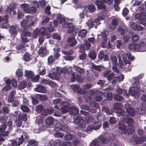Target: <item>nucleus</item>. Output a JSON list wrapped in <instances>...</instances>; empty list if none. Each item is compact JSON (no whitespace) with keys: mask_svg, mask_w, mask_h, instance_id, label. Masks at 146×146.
I'll return each instance as SVG.
<instances>
[{"mask_svg":"<svg viewBox=\"0 0 146 146\" xmlns=\"http://www.w3.org/2000/svg\"><path fill=\"white\" fill-rule=\"evenodd\" d=\"M134 121L132 118L124 116L123 119L118 123V128L121 130L125 134H130L134 131Z\"/></svg>","mask_w":146,"mask_h":146,"instance_id":"nucleus-1","label":"nucleus"},{"mask_svg":"<svg viewBox=\"0 0 146 146\" xmlns=\"http://www.w3.org/2000/svg\"><path fill=\"white\" fill-rule=\"evenodd\" d=\"M133 78L134 82L133 83V86L130 88L129 92L131 96L137 99L140 96V84L139 78Z\"/></svg>","mask_w":146,"mask_h":146,"instance_id":"nucleus-2","label":"nucleus"},{"mask_svg":"<svg viewBox=\"0 0 146 146\" xmlns=\"http://www.w3.org/2000/svg\"><path fill=\"white\" fill-rule=\"evenodd\" d=\"M140 13L136 14L135 17L140 20L141 24L146 26V8H141L140 9Z\"/></svg>","mask_w":146,"mask_h":146,"instance_id":"nucleus-3","label":"nucleus"},{"mask_svg":"<svg viewBox=\"0 0 146 146\" xmlns=\"http://www.w3.org/2000/svg\"><path fill=\"white\" fill-rule=\"evenodd\" d=\"M117 94H115L114 95V99L115 100L120 101L124 100L122 97L123 96H128L127 91L124 90H122L121 88L117 87L116 89Z\"/></svg>","mask_w":146,"mask_h":146,"instance_id":"nucleus-4","label":"nucleus"},{"mask_svg":"<svg viewBox=\"0 0 146 146\" xmlns=\"http://www.w3.org/2000/svg\"><path fill=\"white\" fill-rule=\"evenodd\" d=\"M145 44L144 42L142 41H140L138 43L133 44L131 43L129 47L131 50H134L135 51H139L140 52H144L146 51V50H144Z\"/></svg>","mask_w":146,"mask_h":146,"instance_id":"nucleus-5","label":"nucleus"},{"mask_svg":"<svg viewBox=\"0 0 146 146\" xmlns=\"http://www.w3.org/2000/svg\"><path fill=\"white\" fill-rule=\"evenodd\" d=\"M113 0H96L95 2V4L97 6L98 9H102L103 11L106 10V8L104 4L108 3H111L113 2Z\"/></svg>","mask_w":146,"mask_h":146,"instance_id":"nucleus-6","label":"nucleus"},{"mask_svg":"<svg viewBox=\"0 0 146 146\" xmlns=\"http://www.w3.org/2000/svg\"><path fill=\"white\" fill-rule=\"evenodd\" d=\"M107 143V139L102 137L93 141L90 146H101L100 144L106 143Z\"/></svg>","mask_w":146,"mask_h":146,"instance_id":"nucleus-7","label":"nucleus"},{"mask_svg":"<svg viewBox=\"0 0 146 146\" xmlns=\"http://www.w3.org/2000/svg\"><path fill=\"white\" fill-rule=\"evenodd\" d=\"M6 83L7 85L3 88V89L5 91H7L11 89V83L14 87H16L17 86V81L15 79H12L11 81L9 79H8L6 81Z\"/></svg>","mask_w":146,"mask_h":146,"instance_id":"nucleus-8","label":"nucleus"},{"mask_svg":"<svg viewBox=\"0 0 146 146\" xmlns=\"http://www.w3.org/2000/svg\"><path fill=\"white\" fill-rule=\"evenodd\" d=\"M74 123L78 125V128L81 127L82 129L85 127L86 125L84 123V119L80 115L77 116L74 120Z\"/></svg>","mask_w":146,"mask_h":146,"instance_id":"nucleus-9","label":"nucleus"},{"mask_svg":"<svg viewBox=\"0 0 146 146\" xmlns=\"http://www.w3.org/2000/svg\"><path fill=\"white\" fill-rule=\"evenodd\" d=\"M122 104L121 103H115L113 105V109L117 110V112L118 113V115H124L125 112L122 110Z\"/></svg>","mask_w":146,"mask_h":146,"instance_id":"nucleus-10","label":"nucleus"},{"mask_svg":"<svg viewBox=\"0 0 146 146\" xmlns=\"http://www.w3.org/2000/svg\"><path fill=\"white\" fill-rule=\"evenodd\" d=\"M110 59L112 61V69L113 71L117 73L119 72L118 69L116 67V66L119 64H118L117 61V57L113 55H110Z\"/></svg>","mask_w":146,"mask_h":146,"instance_id":"nucleus-11","label":"nucleus"},{"mask_svg":"<svg viewBox=\"0 0 146 146\" xmlns=\"http://www.w3.org/2000/svg\"><path fill=\"white\" fill-rule=\"evenodd\" d=\"M70 104L67 102H62L61 103L59 106H63L61 108V112L63 113H66L68 111H69V109L70 107H69Z\"/></svg>","mask_w":146,"mask_h":146,"instance_id":"nucleus-12","label":"nucleus"},{"mask_svg":"<svg viewBox=\"0 0 146 146\" xmlns=\"http://www.w3.org/2000/svg\"><path fill=\"white\" fill-rule=\"evenodd\" d=\"M128 36L130 37L131 40L133 42L138 41L139 39L138 35L133 34L132 31H130L128 33Z\"/></svg>","mask_w":146,"mask_h":146,"instance_id":"nucleus-13","label":"nucleus"},{"mask_svg":"<svg viewBox=\"0 0 146 146\" xmlns=\"http://www.w3.org/2000/svg\"><path fill=\"white\" fill-rule=\"evenodd\" d=\"M35 110L36 111L40 113L43 115L46 116L47 115L46 110L43 108L41 104L37 106L35 108Z\"/></svg>","mask_w":146,"mask_h":146,"instance_id":"nucleus-14","label":"nucleus"},{"mask_svg":"<svg viewBox=\"0 0 146 146\" xmlns=\"http://www.w3.org/2000/svg\"><path fill=\"white\" fill-rule=\"evenodd\" d=\"M131 140L132 142L139 144L143 141V139L142 137H139L137 135H134L131 138Z\"/></svg>","mask_w":146,"mask_h":146,"instance_id":"nucleus-15","label":"nucleus"},{"mask_svg":"<svg viewBox=\"0 0 146 146\" xmlns=\"http://www.w3.org/2000/svg\"><path fill=\"white\" fill-rule=\"evenodd\" d=\"M119 66L121 69H122L126 72L130 71L132 68V66H131V62L129 61V63L126 64L123 62L121 66L119 65Z\"/></svg>","mask_w":146,"mask_h":146,"instance_id":"nucleus-16","label":"nucleus"},{"mask_svg":"<svg viewBox=\"0 0 146 146\" xmlns=\"http://www.w3.org/2000/svg\"><path fill=\"white\" fill-rule=\"evenodd\" d=\"M125 108L128 115L130 116L134 115L135 112L133 108L129 106V104H125Z\"/></svg>","mask_w":146,"mask_h":146,"instance_id":"nucleus-17","label":"nucleus"},{"mask_svg":"<svg viewBox=\"0 0 146 146\" xmlns=\"http://www.w3.org/2000/svg\"><path fill=\"white\" fill-rule=\"evenodd\" d=\"M103 75L104 77H106L109 81H110L112 80L114 74L113 73H110V71L108 70L103 73Z\"/></svg>","mask_w":146,"mask_h":146,"instance_id":"nucleus-18","label":"nucleus"},{"mask_svg":"<svg viewBox=\"0 0 146 146\" xmlns=\"http://www.w3.org/2000/svg\"><path fill=\"white\" fill-rule=\"evenodd\" d=\"M130 27L133 30H142L143 29V28L136 23L134 22H131L130 24Z\"/></svg>","mask_w":146,"mask_h":146,"instance_id":"nucleus-19","label":"nucleus"},{"mask_svg":"<svg viewBox=\"0 0 146 146\" xmlns=\"http://www.w3.org/2000/svg\"><path fill=\"white\" fill-rule=\"evenodd\" d=\"M38 54L41 57H43L46 55L47 53V51L46 47L45 46L41 47L38 50Z\"/></svg>","mask_w":146,"mask_h":146,"instance_id":"nucleus-20","label":"nucleus"},{"mask_svg":"<svg viewBox=\"0 0 146 146\" xmlns=\"http://www.w3.org/2000/svg\"><path fill=\"white\" fill-rule=\"evenodd\" d=\"M95 93H96V96L95 97H94V99L96 101L100 102L101 101L102 99L101 96H105L104 93L98 91H95Z\"/></svg>","mask_w":146,"mask_h":146,"instance_id":"nucleus-21","label":"nucleus"},{"mask_svg":"<svg viewBox=\"0 0 146 146\" xmlns=\"http://www.w3.org/2000/svg\"><path fill=\"white\" fill-rule=\"evenodd\" d=\"M63 28H66L68 29L67 32L68 33L72 32L74 31V26L72 23H68L63 26Z\"/></svg>","mask_w":146,"mask_h":146,"instance_id":"nucleus-22","label":"nucleus"},{"mask_svg":"<svg viewBox=\"0 0 146 146\" xmlns=\"http://www.w3.org/2000/svg\"><path fill=\"white\" fill-rule=\"evenodd\" d=\"M34 90L36 92L40 93H45L46 92V88L40 85H38Z\"/></svg>","mask_w":146,"mask_h":146,"instance_id":"nucleus-23","label":"nucleus"},{"mask_svg":"<svg viewBox=\"0 0 146 146\" xmlns=\"http://www.w3.org/2000/svg\"><path fill=\"white\" fill-rule=\"evenodd\" d=\"M96 10V8L93 5L91 4L86 6L85 8L84 11L89 13H92Z\"/></svg>","mask_w":146,"mask_h":146,"instance_id":"nucleus-24","label":"nucleus"},{"mask_svg":"<svg viewBox=\"0 0 146 146\" xmlns=\"http://www.w3.org/2000/svg\"><path fill=\"white\" fill-rule=\"evenodd\" d=\"M67 42L69 43V45L70 46H73L75 45L77 43V41L75 39L74 36H70L67 40Z\"/></svg>","mask_w":146,"mask_h":146,"instance_id":"nucleus-25","label":"nucleus"},{"mask_svg":"<svg viewBox=\"0 0 146 146\" xmlns=\"http://www.w3.org/2000/svg\"><path fill=\"white\" fill-rule=\"evenodd\" d=\"M57 20L58 22L62 24V27L63 25L66 24L65 19L63 15L61 14H58L57 16Z\"/></svg>","mask_w":146,"mask_h":146,"instance_id":"nucleus-26","label":"nucleus"},{"mask_svg":"<svg viewBox=\"0 0 146 146\" xmlns=\"http://www.w3.org/2000/svg\"><path fill=\"white\" fill-rule=\"evenodd\" d=\"M56 128H58V130L63 131H67L68 128L66 125H62L61 124L57 123L56 126Z\"/></svg>","mask_w":146,"mask_h":146,"instance_id":"nucleus-27","label":"nucleus"},{"mask_svg":"<svg viewBox=\"0 0 146 146\" xmlns=\"http://www.w3.org/2000/svg\"><path fill=\"white\" fill-rule=\"evenodd\" d=\"M69 112L71 114L75 115L78 113L79 110L77 108L71 106L69 108Z\"/></svg>","mask_w":146,"mask_h":146,"instance_id":"nucleus-28","label":"nucleus"},{"mask_svg":"<svg viewBox=\"0 0 146 146\" xmlns=\"http://www.w3.org/2000/svg\"><path fill=\"white\" fill-rule=\"evenodd\" d=\"M73 68L74 70L78 74H82L85 72L84 69L74 65L73 66Z\"/></svg>","mask_w":146,"mask_h":146,"instance_id":"nucleus-29","label":"nucleus"},{"mask_svg":"<svg viewBox=\"0 0 146 146\" xmlns=\"http://www.w3.org/2000/svg\"><path fill=\"white\" fill-rule=\"evenodd\" d=\"M17 28L15 26L11 27L9 29V31L11 36H15L18 33Z\"/></svg>","mask_w":146,"mask_h":146,"instance_id":"nucleus-30","label":"nucleus"},{"mask_svg":"<svg viewBox=\"0 0 146 146\" xmlns=\"http://www.w3.org/2000/svg\"><path fill=\"white\" fill-rule=\"evenodd\" d=\"M22 10L26 13H29L30 11V6L27 4H22L20 5Z\"/></svg>","mask_w":146,"mask_h":146,"instance_id":"nucleus-31","label":"nucleus"},{"mask_svg":"<svg viewBox=\"0 0 146 146\" xmlns=\"http://www.w3.org/2000/svg\"><path fill=\"white\" fill-rule=\"evenodd\" d=\"M8 17L6 16L3 18L2 21V23H1V26L2 28H6L8 27L7 22H8Z\"/></svg>","mask_w":146,"mask_h":146,"instance_id":"nucleus-32","label":"nucleus"},{"mask_svg":"<svg viewBox=\"0 0 146 146\" xmlns=\"http://www.w3.org/2000/svg\"><path fill=\"white\" fill-rule=\"evenodd\" d=\"M70 88L75 92L79 93L80 92L81 89L79 86L72 84L70 86Z\"/></svg>","mask_w":146,"mask_h":146,"instance_id":"nucleus-33","label":"nucleus"},{"mask_svg":"<svg viewBox=\"0 0 146 146\" xmlns=\"http://www.w3.org/2000/svg\"><path fill=\"white\" fill-rule=\"evenodd\" d=\"M23 59L25 61H27L31 60L32 58V56L28 52L25 53L23 56Z\"/></svg>","mask_w":146,"mask_h":146,"instance_id":"nucleus-34","label":"nucleus"},{"mask_svg":"<svg viewBox=\"0 0 146 146\" xmlns=\"http://www.w3.org/2000/svg\"><path fill=\"white\" fill-rule=\"evenodd\" d=\"M87 33V30L85 29H82L80 30L78 33V36L81 38L84 37Z\"/></svg>","mask_w":146,"mask_h":146,"instance_id":"nucleus-35","label":"nucleus"},{"mask_svg":"<svg viewBox=\"0 0 146 146\" xmlns=\"http://www.w3.org/2000/svg\"><path fill=\"white\" fill-rule=\"evenodd\" d=\"M93 129L95 130H96L99 129L101 127V123L99 121L95 122L93 124Z\"/></svg>","mask_w":146,"mask_h":146,"instance_id":"nucleus-36","label":"nucleus"},{"mask_svg":"<svg viewBox=\"0 0 146 146\" xmlns=\"http://www.w3.org/2000/svg\"><path fill=\"white\" fill-rule=\"evenodd\" d=\"M103 111L106 112L107 114L110 115L112 113V110L108 107H103L102 108Z\"/></svg>","mask_w":146,"mask_h":146,"instance_id":"nucleus-37","label":"nucleus"},{"mask_svg":"<svg viewBox=\"0 0 146 146\" xmlns=\"http://www.w3.org/2000/svg\"><path fill=\"white\" fill-rule=\"evenodd\" d=\"M120 54H121L124 62L123 63H124L125 64L129 63V61L127 60L126 58V54H125L124 52L122 51L120 52Z\"/></svg>","mask_w":146,"mask_h":146,"instance_id":"nucleus-38","label":"nucleus"},{"mask_svg":"<svg viewBox=\"0 0 146 146\" xmlns=\"http://www.w3.org/2000/svg\"><path fill=\"white\" fill-rule=\"evenodd\" d=\"M36 97L40 100H47V96L44 95L38 94L36 95Z\"/></svg>","mask_w":146,"mask_h":146,"instance_id":"nucleus-39","label":"nucleus"},{"mask_svg":"<svg viewBox=\"0 0 146 146\" xmlns=\"http://www.w3.org/2000/svg\"><path fill=\"white\" fill-rule=\"evenodd\" d=\"M16 4L13 3L10 4L7 7V9L8 11L11 12V11L15 9L16 7Z\"/></svg>","mask_w":146,"mask_h":146,"instance_id":"nucleus-40","label":"nucleus"},{"mask_svg":"<svg viewBox=\"0 0 146 146\" xmlns=\"http://www.w3.org/2000/svg\"><path fill=\"white\" fill-rule=\"evenodd\" d=\"M60 72H61L60 70H57L56 72H54L52 73V75L53 76V77H55L54 78V80H57L59 79Z\"/></svg>","mask_w":146,"mask_h":146,"instance_id":"nucleus-41","label":"nucleus"},{"mask_svg":"<svg viewBox=\"0 0 146 146\" xmlns=\"http://www.w3.org/2000/svg\"><path fill=\"white\" fill-rule=\"evenodd\" d=\"M117 31L121 35H125V33H126V31L121 26L118 27Z\"/></svg>","mask_w":146,"mask_h":146,"instance_id":"nucleus-42","label":"nucleus"},{"mask_svg":"<svg viewBox=\"0 0 146 146\" xmlns=\"http://www.w3.org/2000/svg\"><path fill=\"white\" fill-rule=\"evenodd\" d=\"M18 119L24 121H26L27 119V114L25 113L19 114L18 115Z\"/></svg>","mask_w":146,"mask_h":146,"instance_id":"nucleus-43","label":"nucleus"},{"mask_svg":"<svg viewBox=\"0 0 146 146\" xmlns=\"http://www.w3.org/2000/svg\"><path fill=\"white\" fill-rule=\"evenodd\" d=\"M34 74L31 71L25 70V76L28 78H31L33 76Z\"/></svg>","mask_w":146,"mask_h":146,"instance_id":"nucleus-44","label":"nucleus"},{"mask_svg":"<svg viewBox=\"0 0 146 146\" xmlns=\"http://www.w3.org/2000/svg\"><path fill=\"white\" fill-rule=\"evenodd\" d=\"M27 85V83L26 82L23 81L21 82L18 86V88L19 90H22L25 88Z\"/></svg>","mask_w":146,"mask_h":146,"instance_id":"nucleus-45","label":"nucleus"},{"mask_svg":"<svg viewBox=\"0 0 146 146\" xmlns=\"http://www.w3.org/2000/svg\"><path fill=\"white\" fill-rule=\"evenodd\" d=\"M44 117L41 115H38L36 118V121L38 124L41 125L43 122Z\"/></svg>","mask_w":146,"mask_h":146,"instance_id":"nucleus-46","label":"nucleus"},{"mask_svg":"<svg viewBox=\"0 0 146 146\" xmlns=\"http://www.w3.org/2000/svg\"><path fill=\"white\" fill-rule=\"evenodd\" d=\"M45 121L47 125H51L54 122L53 118L52 117H49L45 120Z\"/></svg>","mask_w":146,"mask_h":146,"instance_id":"nucleus-47","label":"nucleus"},{"mask_svg":"<svg viewBox=\"0 0 146 146\" xmlns=\"http://www.w3.org/2000/svg\"><path fill=\"white\" fill-rule=\"evenodd\" d=\"M88 56L92 60L95 59L96 57V54L94 51L90 52L88 54Z\"/></svg>","mask_w":146,"mask_h":146,"instance_id":"nucleus-48","label":"nucleus"},{"mask_svg":"<svg viewBox=\"0 0 146 146\" xmlns=\"http://www.w3.org/2000/svg\"><path fill=\"white\" fill-rule=\"evenodd\" d=\"M84 118H85V121L86 123H90L93 120V118L92 116L91 115L86 116Z\"/></svg>","mask_w":146,"mask_h":146,"instance_id":"nucleus-49","label":"nucleus"},{"mask_svg":"<svg viewBox=\"0 0 146 146\" xmlns=\"http://www.w3.org/2000/svg\"><path fill=\"white\" fill-rule=\"evenodd\" d=\"M23 134L21 135V137L25 141H26L29 138L28 134L25 131H23Z\"/></svg>","mask_w":146,"mask_h":146,"instance_id":"nucleus-50","label":"nucleus"},{"mask_svg":"<svg viewBox=\"0 0 146 146\" xmlns=\"http://www.w3.org/2000/svg\"><path fill=\"white\" fill-rule=\"evenodd\" d=\"M40 34L43 36L46 35L47 34L46 29L44 27H42L39 29Z\"/></svg>","mask_w":146,"mask_h":146,"instance_id":"nucleus-51","label":"nucleus"},{"mask_svg":"<svg viewBox=\"0 0 146 146\" xmlns=\"http://www.w3.org/2000/svg\"><path fill=\"white\" fill-rule=\"evenodd\" d=\"M25 105H21V109L23 112H28L29 111V109L28 107Z\"/></svg>","mask_w":146,"mask_h":146,"instance_id":"nucleus-52","label":"nucleus"},{"mask_svg":"<svg viewBox=\"0 0 146 146\" xmlns=\"http://www.w3.org/2000/svg\"><path fill=\"white\" fill-rule=\"evenodd\" d=\"M40 31L38 29H36L35 30L33 33V35L35 38H36L38 35L40 34Z\"/></svg>","mask_w":146,"mask_h":146,"instance_id":"nucleus-53","label":"nucleus"},{"mask_svg":"<svg viewBox=\"0 0 146 146\" xmlns=\"http://www.w3.org/2000/svg\"><path fill=\"white\" fill-rule=\"evenodd\" d=\"M92 86V85L90 84H88L82 86V89L84 91L89 89Z\"/></svg>","mask_w":146,"mask_h":146,"instance_id":"nucleus-54","label":"nucleus"},{"mask_svg":"<svg viewBox=\"0 0 146 146\" xmlns=\"http://www.w3.org/2000/svg\"><path fill=\"white\" fill-rule=\"evenodd\" d=\"M39 76L38 75H36L35 76H34L31 78V80L34 82H37L38 81Z\"/></svg>","mask_w":146,"mask_h":146,"instance_id":"nucleus-55","label":"nucleus"},{"mask_svg":"<svg viewBox=\"0 0 146 146\" xmlns=\"http://www.w3.org/2000/svg\"><path fill=\"white\" fill-rule=\"evenodd\" d=\"M31 35V33L28 31H23L21 33V36H29Z\"/></svg>","mask_w":146,"mask_h":146,"instance_id":"nucleus-56","label":"nucleus"},{"mask_svg":"<svg viewBox=\"0 0 146 146\" xmlns=\"http://www.w3.org/2000/svg\"><path fill=\"white\" fill-rule=\"evenodd\" d=\"M118 22V21L116 19H114L112 20V25L114 27H113L114 29L116 28V26L117 25Z\"/></svg>","mask_w":146,"mask_h":146,"instance_id":"nucleus-57","label":"nucleus"},{"mask_svg":"<svg viewBox=\"0 0 146 146\" xmlns=\"http://www.w3.org/2000/svg\"><path fill=\"white\" fill-rule=\"evenodd\" d=\"M87 26L90 28L93 27L94 23L93 21L91 20H89L86 23Z\"/></svg>","mask_w":146,"mask_h":146,"instance_id":"nucleus-58","label":"nucleus"},{"mask_svg":"<svg viewBox=\"0 0 146 146\" xmlns=\"http://www.w3.org/2000/svg\"><path fill=\"white\" fill-rule=\"evenodd\" d=\"M72 137V135L70 134H68L65 136L64 139L66 141L70 140Z\"/></svg>","mask_w":146,"mask_h":146,"instance_id":"nucleus-59","label":"nucleus"},{"mask_svg":"<svg viewBox=\"0 0 146 146\" xmlns=\"http://www.w3.org/2000/svg\"><path fill=\"white\" fill-rule=\"evenodd\" d=\"M50 19L47 17H43V20L42 21V24L43 25H45L49 21Z\"/></svg>","mask_w":146,"mask_h":146,"instance_id":"nucleus-60","label":"nucleus"},{"mask_svg":"<svg viewBox=\"0 0 146 146\" xmlns=\"http://www.w3.org/2000/svg\"><path fill=\"white\" fill-rule=\"evenodd\" d=\"M104 56V52L103 51H100L98 53V58L100 60H102L103 59Z\"/></svg>","mask_w":146,"mask_h":146,"instance_id":"nucleus-61","label":"nucleus"},{"mask_svg":"<svg viewBox=\"0 0 146 146\" xmlns=\"http://www.w3.org/2000/svg\"><path fill=\"white\" fill-rule=\"evenodd\" d=\"M107 38H103L101 43L102 46L104 48L106 46L107 43Z\"/></svg>","mask_w":146,"mask_h":146,"instance_id":"nucleus-62","label":"nucleus"},{"mask_svg":"<svg viewBox=\"0 0 146 146\" xmlns=\"http://www.w3.org/2000/svg\"><path fill=\"white\" fill-rule=\"evenodd\" d=\"M86 57V55L85 53H83L80 54L79 58L80 60H84L85 59Z\"/></svg>","mask_w":146,"mask_h":146,"instance_id":"nucleus-63","label":"nucleus"},{"mask_svg":"<svg viewBox=\"0 0 146 146\" xmlns=\"http://www.w3.org/2000/svg\"><path fill=\"white\" fill-rule=\"evenodd\" d=\"M72 143L69 141H65L63 142L62 146H72Z\"/></svg>","mask_w":146,"mask_h":146,"instance_id":"nucleus-64","label":"nucleus"}]
</instances>
